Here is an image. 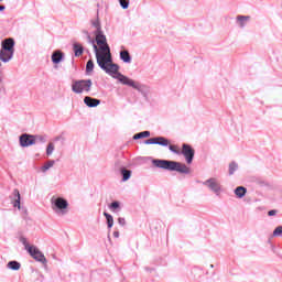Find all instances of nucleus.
Instances as JSON below:
<instances>
[{
  "instance_id": "obj_1",
  "label": "nucleus",
  "mask_w": 282,
  "mask_h": 282,
  "mask_svg": "<svg viewBox=\"0 0 282 282\" xmlns=\"http://www.w3.org/2000/svg\"><path fill=\"white\" fill-rule=\"evenodd\" d=\"M96 44L93 43L95 50L97 65L106 72V74H116L120 67L118 64H113L111 59V51L109 44H107V36L102 34V31H96ZM99 46V48H98Z\"/></svg>"
},
{
  "instance_id": "obj_2",
  "label": "nucleus",
  "mask_w": 282,
  "mask_h": 282,
  "mask_svg": "<svg viewBox=\"0 0 282 282\" xmlns=\"http://www.w3.org/2000/svg\"><path fill=\"white\" fill-rule=\"evenodd\" d=\"M51 208L58 217H65L69 213V202L61 196H53L51 198Z\"/></svg>"
},
{
  "instance_id": "obj_3",
  "label": "nucleus",
  "mask_w": 282,
  "mask_h": 282,
  "mask_svg": "<svg viewBox=\"0 0 282 282\" xmlns=\"http://www.w3.org/2000/svg\"><path fill=\"white\" fill-rule=\"evenodd\" d=\"M20 241L24 246L26 252H29V254L32 257V259L39 261L40 263H47L45 254H43V252H41V250H39L36 246H31V243L28 242V238L22 237L20 238Z\"/></svg>"
},
{
  "instance_id": "obj_4",
  "label": "nucleus",
  "mask_w": 282,
  "mask_h": 282,
  "mask_svg": "<svg viewBox=\"0 0 282 282\" xmlns=\"http://www.w3.org/2000/svg\"><path fill=\"white\" fill-rule=\"evenodd\" d=\"M91 85H94L91 79L75 80L72 84V91L74 94H89L91 91Z\"/></svg>"
},
{
  "instance_id": "obj_5",
  "label": "nucleus",
  "mask_w": 282,
  "mask_h": 282,
  "mask_svg": "<svg viewBox=\"0 0 282 282\" xmlns=\"http://www.w3.org/2000/svg\"><path fill=\"white\" fill-rule=\"evenodd\" d=\"M109 76H112V78H117V80H119V83H121L122 85H128V87H132L138 91H142L143 86L140 85V83L118 73V70L115 74H109Z\"/></svg>"
},
{
  "instance_id": "obj_6",
  "label": "nucleus",
  "mask_w": 282,
  "mask_h": 282,
  "mask_svg": "<svg viewBox=\"0 0 282 282\" xmlns=\"http://www.w3.org/2000/svg\"><path fill=\"white\" fill-rule=\"evenodd\" d=\"M109 76H112V78H117V80H119V83H121L122 85H128V87H132L138 91H142L143 86L140 85V83L118 73V70L115 74H109Z\"/></svg>"
},
{
  "instance_id": "obj_7",
  "label": "nucleus",
  "mask_w": 282,
  "mask_h": 282,
  "mask_svg": "<svg viewBox=\"0 0 282 282\" xmlns=\"http://www.w3.org/2000/svg\"><path fill=\"white\" fill-rule=\"evenodd\" d=\"M203 184H204V186H207V188H209V191H212V193H215V195L217 197H219V195H221V193L224 191V189H221V183H219V181L217 178H208Z\"/></svg>"
},
{
  "instance_id": "obj_8",
  "label": "nucleus",
  "mask_w": 282,
  "mask_h": 282,
  "mask_svg": "<svg viewBox=\"0 0 282 282\" xmlns=\"http://www.w3.org/2000/svg\"><path fill=\"white\" fill-rule=\"evenodd\" d=\"M182 154L184 155L187 164L193 163V159L195 158V150H193V148H191V145L183 144Z\"/></svg>"
},
{
  "instance_id": "obj_9",
  "label": "nucleus",
  "mask_w": 282,
  "mask_h": 282,
  "mask_svg": "<svg viewBox=\"0 0 282 282\" xmlns=\"http://www.w3.org/2000/svg\"><path fill=\"white\" fill-rule=\"evenodd\" d=\"M32 144H36V137L30 134L20 135V145L21 147H32Z\"/></svg>"
},
{
  "instance_id": "obj_10",
  "label": "nucleus",
  "mask_w": 282,
  "mask_h": 282,
  "mask_svg": "<svg viewBox=\"0 0 282 282\" xmlns=\"http://www.w3.org/2000/svg\"><path fill=\"white\" fill-rule=\"evenodd\" d=\"M145 144H160V147H169V141L164 137H158L148 139Z\"/></svg>"
},
{
  "instance_id": "obj_11",
  "label": "nucleus",
  "mask_w": 282,
  "mask_h": 282,
  "mask_svg": "<svg viewBox=\"0 0 282 282\" xmlns=\"http://www.w3.org/2000/svg\"><path fill=\"white\" fill-rule=\"evenodd\" d=\"M12 56H14V51H8L6 48L0 50V61H2V63H10Z\"/></svg>"
},
{
  "instance_id": "obj_12",
  "label": "nucleus",
  "mask_w": 282,
  "mask_h": 282,
  "mask_svg": "<svg viewBox=\"0 0 282 282\" xmlns=\"http://www.w3.org/2000/svg\"><path fill=\"white\" fill-rule=\"evenodd\" d=\"M154 165L158 166V169H165L167 171H172L173 161L155 160Z\"/></svg>"
},
{
  "instance_id": "obj_13",
  "label": "nucleus",
  "mask_w": 282,
  "mask_h": 282,
  "mask_svg": "<svg viewBox=\"0 0 282 282\" xmlns=\"http://www.w3.org/2000/svg\"><path fill=\"white\" fill-rule=\"evenodd\" d=\"M172 171H177L178 173H191V170L186 164H182L180 162H172Z\"/></svg>"
},
{
  "instance_id": "obj_14",
  "label": "nucleus",
  "mask_w": 282,
  "mask_h": 282,
  "mask_svg": "<svg viewBox=\"0 0 282 282\" xmlns=\"http://www.w3.org/2000/svg\"><path fill=\"white\" fill-rule=\"evenodd\" d=\"M2 50H7L9 52H14V40L7 39L2 42Z\"/></svg>"
},
{
  "instance_id": "obj_15",
  "label": "nucleus",
  "mask_w": 282,
  "mask_h": 282,
  "mask_svg": "<svg viewBox=\"0 0 282 282\" xmlns=\"http://www.w3.org/2000/svg\"><path fill=\"white\" fill-rule=\"evenodd\" d=\"M236 21L239 28H246V24L250 21V15H238Z\"/></svg>"
},
{
  "instance_id": "obj_16",
  "label": "nucleus",
  "mask_w": 282,
  "mask_h": 282,
  "mask_svg": "<svg viewBox=\"0 0 282 282\" xmlns=\"http://www.w3.org/2000/svg\"><path fill=\"white\" fill-rule=\"evenodd\" d=\"M13 196H14V199H15L13 202L14 208H19V210H21V193H19V189L13 191Z\"/></svg>"
},
{
  "instance_id": "obj_17",
  "label": "nucleus",
  "mask_w": 282,
  "mask_h": 282,
  "mask_svg": "<svg viewBox=\"0 0 282 282\" xmlns=\"http://www.w3.org/2000/svg\"><path fill=\"white\" fill-rule=\"evenodd\" d=\"M84 102L87 107H98V105H100V100L94 99L91 97H85Z\"/></svg>"
},
{
  "instance_id": "obj_18",
  "label": "nucleus",
  "mask_w": 282,
  "mask_h": 282,
  "mask_svg": "<svg viewBox=\"0 0 282 282\" xmlns=\"http://www.w3.org/2000/svg\"><path fill=\"white\" fill-rule=\"evenodd\" d=\"M246 193H248V189L243 186H239L235 189V195L238 196L239 199L246 197Z\"/></svg>"
},
{
  "instance_id": "obj_19",
  "label": "nucleus",
  "mask_w": 282,
  "mask_h": 282,
  "mask_svg": "<svg viewBox=\"0 0 282 282\" xmlns=\"http://www.w3.org/2000/svg\"><path fill=\"white\" fill-rule=\"evenodd\" d=\"M52 61L55 65H58L61 61H63V53L61 51H56L52 55Z\"/></svg>"
},
{
  "instance_id": "obj_20",
  "label": "nucleus",
  "mask_w": 282,
  "mask_h": 282,
  "mask_svg": "<svg viewBox=\"0 0 282 282\" xmlns=\"http://www.w3.org/2000/svg\"><path fill=\"white\" fill-rule=\"evenodd\" d=\"M120 58L123 63H131V55L129 54V51H121Z\"/></svg>"
},
{
  "instance_id": "obj_21",
  "label": "nucleus",
  "mask_w": 282,
  "mask_h": 282,
  "mask_svg": "<svg viewBox=\"0 0 282 282\" xmlns=\"http://www.w3.org/2000/svg\"><path fill=\"white\" fill-rule=\"evenodd\" d=\"M120 173H121V175H122V182H128V180L131 178V171H129V170L122 167V169L120 170Z\"/></svg>"
},
{
  "instance_id": "obj_22",
  "label": "nucleus",
  "mask_w": 282,
  "mask_h": 282,
  "mask_svg": "<svg viewBox=\"0 0 282 282\" xmlns=\"http://www.w3.org/2000/svg\"><path fill=\"white\" fill-rule=\"evenodd\" d=\"M7 268H9V270H21V263H19L18 261H10L7 264Z\"/></svg>"
},
{
  "instance_id": "obj_23",
  "label": "nucleus",
  "mask_w": 282,
  "mask_h": 282,
  "mask_svg": "<svg viewBox=\"0 0 282 282\" xmlns=\"http://www.w3.org/2000/svg\"><path fill=\"white\" fill-rule=\"evenodd\" d=\"M73 47H74L75 56H82L83 45H80L78 43H74Z\"/></svg>"
},
{
  "instance_id": "obj_24",
  "label": "nucleus",
  "mask_w": 282,
  "mask_h": 282,
  "mask_svg": "<svg viewBox=\"0 0 282 282\" xmlns=\"http://www.w3.org/2000/svg\"><path fill=\"white\" fill-rule=\"evenodd\" d=\"M104 216L107 219L108 228H113V216H111V214L108 213H104Z\"/></svg>"
},
{
  "instance_id": "obj_25",
  "label": "nucleus",
  "mask_w": 282,
  "mask_h": 282,
  "mask_svg": "<svg viewBox=\"0 0 282 282\" xmlns=\"http://www.w3.org/2000/svg\"><path fill=\"white\" fill-rule=\"evenodd\" d=\"M149 135H151V132L143 131V132H139V133L134 134L133 139L134 140H140L142 138H149Z\"/></svg>"
},
{
  "instance_id": "obj_26",
  "label": "nucleus",
  "mask_w": 282,
  "mask_h": 282,
  "mask_svg": "<svg viewBox=\"0 0 282 282\" xmlns=\"http://www.w3.org/2000/svg\"><path fill=\"white\" fill-rule=\"evenodd\" d=\"M239 169V165L236 162L229 164V175H235V171Z\"/></svg>"
},
{
  "instance_id": "obj_27",
  "label": "nucleus",
  "mask_w": 282,
  "mask_h": 282,
  "mask_svg": "<svg viewBox=\"0 0 282 282\" xmlns=\"http://www.w3.org/2000/svg\"><path fill=\"white\" fill-rule=\"evenodd\" d=\"M55 162L54 161H48L44 164V166H42V171L43 173H45L46 171H50V169H52V166H54Z\"/></svg>"
},
{
  "instance_id": "obj_28",
  "label": "nucleus",
  "mask_w": 282,
  "mask_h": 282,
  "mask_svg": "<svg viewBox=\"0 0 282 282\" xmlns=\"http://www.w3.org/2000/svg\"><path fill=\"white\" fill-rule=\"evenodd\" d=\"M94 72V61L89 59L86 64V73L91 74Z\"/></svg>"
},
{
  "instance_id": "obj_29",
  "label": "nucleus",
  "mask_w": 282,
  "mask_h": 282,
  "mask_svg": "<svg viewBox=\"0 0 282 282\" xmlns=\"http://www.w3.org/2000/svg\"><path fill=\"white\" fill-rule=\"evenodd\" d=\"M54 153V143H48L46 148V155H52Z\"/></svg>"
},
{
  "instance_id": "obj_30",
  "label": "nucleus",
  "mask_w": 282,
  "mask_h": 282,
  "mask_svg": "<svg viewBox=\"0 0 282 282\" xmlns=\"http://www.w3.org/2000/svg\"><path fill=\"white\" fill-rule=\"evenodd\" d=\"M119 3L123 10L129 8V0H119Z\"/></svg>"
},
{
  "instance_id": "obj_31",
  "label": "nucleus",
  "mask_w": 282,
  "mask_h": 282,
  "mask_svg": "<svg viewBox=\"0 0 282 282\" xmlns=\"http://www.w3.org/2000/svg\"><path fill=\"white\" fill-rule=\"evenodd\" d=\"M110 210H116L120 208V203L119 202H112L109 206Z\"/></svg>"
},
{
  "instance_id": "obj_32",
  "label": "nucleus",
  "mask_w": 282,
  "mask_h": 282,
  "mask_svg": "<svg viewBox=\"0 0 282 282\" xmlns=\"http://www.w3.org/2000/svg\"><path fill=\"white\" fill-rule=\"evenodd\" d=\"M280 235H282V226L276 227L273 231V237H279Z\"/></svg>"
},
{
  "instance_id": "obj_33",
  "label": "nucleus",
  "mask_w": 282,
  "mask_h": 282,
  "mask_svg": "<svg viewBox=\"0 0 282 282\" xmlns=\"http://www.w3.org/2000/svg\"><path fill=\"white\" fill-rule=\"evenodd\" d=\"M118 224H119V226H127V220L122 217H119L118 218Z\"/></svg>"
},
{
  "instance_id": "obj_34",
  "label": "nucleus",
  "mask_w": 282,
  "mask_h": 282,
  "mask_svg": "<svg viewBox=\"0 0 282 282\" xmlns=\"http://www.w3.org/2000/svg\"><path fill=\"white\" fill-rule=\"evenodd\" d=\"M93 25H94V28H96L97 32H100V22L94 21Z\"/></svg>"
},
{
  "instance_id": "obj_35",
  "label": "nucleus",
  "mask_w": 282,
  "mask_h": 282,
  "mask_svg": "<svg viewBox=\"0 0 282 282\" xmlns=\"http://www.w3.org/2000/svg\"><path fill=\"white\" fill-rule=\"evenodd\" d=\"M269 217H274L276 215V210L272 209L268 213Z\"/></svg>"
},
{
  "instance_id": "obj_36",
  "label": "nucleus",
  "mask_w": 282,
  "mask_h": 282,
  "mask_svg": "<svg viewBox=\"0 0 282 282\" xmlns=\"http://www.w3.org/2000/svg\"><path fill=\"white\" fill-rule=\"evenodd\" d=\"M170 151H172V153H178L177 150H175V145H170Z\"/></svg>"
},
{
  "instance_id": "obj_37",
  "label": "nucleus",
  "mask_w": 282,
  "mask_h": 282,
  "mask_svg": "<svg viewBox=\"0 0 282 282\" xmlns=\"http://www.w3.org/2000/svg\"><path fill=\"white\" fill-rule=\"evenodd\" d=\"M113 237H115L116 239H118V237H120V232L115 231V232H113Z\"/></svg>"
},
{
  "instance_id": "obj_38",
  "label": "nucleus",
  "mask_w": 282,
  "mask_h": 282,
  "mask_svg": "<svg viewBox=\"0 0 282 282\" xmlns=\"http://www.w3.org/2000/svg\"><path fill=\"white\" fill-rule=\"evenodd\" d=\"M3 10H6L4 6H0V12H3Z\"/></svg>"
},
{
  "instance_id": "obj_39",
  "label": "nucleus",
  "mask_w": 282,
  "mask_h": 282,
  "mask_svg": "<svg viewBox=\"0 0 282 282\" xmlns=\"http://www.w3.org/2000/svg\"><path fill=\"white\" fill-rule=\"evenodd\" d=\"M40 140H41L42 142H45V139H44L43 137H40Z\"/></svg>"
},
{
  "instance_id": "obj_40",
  "label": "nucleus",
  "mask_w": 282,
  "mask_h": 282,
  "mask_svg": "<svg viewBox=\"0 0 282 282\" xmlns=\"http://www.w3.org/2000/svg\"><path fill=\"white\" fill-rule=\"evenodd\" d=\"M3 0H0V3H2Z\"/></svg>"
},
{
  "instance_id": "obj_41",
  "label": "nucleus",
  "mask_w": 282,
  "mask_h": 282,
  "mask_svg": "<svg viewBox=\"0 0 282 282\" xmlns=\"http://www.w3.org/2000/svg\"><path fill=\"white\" fill-rule=\"evenodd\" d=\"M0 67H1V63H0Z\"/></svg>"
}]
</instances>
